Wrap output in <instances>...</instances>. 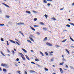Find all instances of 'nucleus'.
<instances>
[{"label":"nucleus","instance_id":"nucleus-1","mask_svg":"<svg viewBox=\"0 0 74 74\" xmlns=\"http://www.w3.org/2000/svg\"><path fill=\"white\" fill-rule=\"evenodd\" d=\"M29 38L30 39V40H31L32 41H33V42H34V41L33 39L32 38H34V36H33V35H30V36L29 37Z\"/></svg>","mask_w":74,"mask_h":74},{"label":"nucleus","instance_id":"nucleus-2","mask_svg":"<svg viewBox=\"0 0 74 74\" xmlns=\"http://www.w3.org/2000/svg\"><path fill=\"white\" fill-rule=\"evenodd\" d=\"M46 44L47 45L49 46V47H52V45L51 44L49 43V42L46 43Z\"/></svg>","mask_w":74,"mask_h":74},{"label":"nucleus","instance_id":"nucleus-3","mask_svg":"<svg viewBox=\"0 0 74 74\" xmlns=\"http://www.w3.org/2000/svg\"><path fill=\"white\" fill-rule=\"evenodd\" d=\"M6 64L2 63L1 64V66H2V67H5Z\"/></svg>","mask_w":74,"mask_h":74},{"label":"nucleus","instance_id":"nucleus-4","mask_svg":"<svg viewBox=\"0 0 74 74\" xmlns=\"http://www.w3.org/2000/svg\"><path fill=\"white\" fill-rule=\"evenodd\" d=\"M2 4H3V5H5V6H6V7H8V8H10V6L7 5L6 4H5L4 3H3Z\"/></svg>","mask_w":74,"mask_h":74},{"label":"nucleus","instance_id":"nucleus-5","mask_svg":"<svg viewBox=\"0 0 74 74\" xmlns=\"http://www.w3.org/2000/svg\"><path fill=\"white\" fill-rule=\"evenodd\" d=\"M29 73H36V72L35 71H34L31 70L29 71Z\"/></svg>","mask_w":74,"mask_h":74},{"label":"nucleus","instance_id":"nucleus-6","mask_svg":"<svg viewBox=\"0 0 74 74\" xmlns=\"http://www.w3.org/2000/svg\"><path fill=\"white\" fill-rule=\"evenodd\" d=\"M9 65H8V64H6V65H5V67L6 68H7L8 69V68H9Z\"/></svg>","mask_w":74,"mask_h":74},{"label":"nucleus","instance_id":"nucleus-7","mask_svg":"<svg viewBox=\"0 0 74 74\" xmlns=\"http://www.w3.org/2000/svg\"><path fill=\"white\" fill-rule=\"evenodd\" d=\"M11 42H12V43H14V44H15V42L14 41L12 40H9Z\"/></svg>","mask_w":74,"mask_h":74},{"label":"nucleus","instance_id":"nucleus-8","mask_svg":"<svg viewBox=\"0 0 74 74\" xmlns=\"http://www.w3.org/2000/svg\"><path fill=\"white\" fill-rule=\"evenodd\" d=\"M21 49H22V50H23V52H25V53H27V51L25 49L22 48Z\"/></svg>","mask_w":74,"mask_h":74},{"label":"nucleus","instance_id":"nucleus-9","mask_svg":"<svg viewBox=\"0 0 74 74\" xmlns=\"http://www.w3.org/2000/svg\"><path fill=\"white\" fill-rule=\"evenodd\" d=\"M26 13H27V14H31V12H30L28 10L26 11Z\"/></svg>","mask_w":74,"mask_h":74},{"label":"nucleus","instance_id":"nucleus-10","mask_svg":"<svg viewBox=\"0 0 74 74\" xmlns=\"http://www.w3.org/2000/svg\"><path fill=\"white\" fill-rule=\"evenodd\" d=\"M25 56L26 58L28 60H30V59H29V57H28L26 55H25Z\"/></svg>","mask_w":74,"mask_h":74},{"label":"nucleus","instance_id":"nucleus-11","mask_svg":"<svg viewBox=\"0 0 74 74\" xmlns=\"http://www.w3.org/2000/svg\"><path fill=\"white\" fill-rule=\"evenodd\" d=\"M40 25H45V24H44V23H42V22H40Z\"/></svg>","mask_w":74,"mask_h":74},{"label":"nucleus","instance_id":"nucleus-12","mask_svg":"<svg viewBox=\"0 0 74 74\" xmlns=\"http://www.w3.org/2000/svg\"><path fill=\"white\" fill-rule=\"evenodd\" d=\"M60 70L61 73H63V70H62V69L61 68H60Z\"/></svg>","mask_w":74,"mask_h":74},{"label":"nucleus","instance_id":"nucleus-13","mask_svg":"<svg viewBox=\"0 0 74 74\" xmlns=\"http://www.w3.org/2000/svg\"><path fill=\"white\" fill-rule=\"evenodd\" d=\"M30 27L32 29V30H33L34 31H35V30H36L35 29H34V28H33V27H32L31 26Z\"/></svg>","mask_w":74,"mask_h":74},{"label":"nucleus","instance_id":"nucleus-14","mask_svg":"<svg viewBox=\"0 0 74 74\" xmlns=\"http://www.w3.org/2000/svg\"><path fill=\"white\" fill-rule=\"evenodd\" d=\"M63 64H64V62H62L61 63H60L59 64L60 66H62V65H63Z\"/></svg>","mask_w":74,"mask_h":74},{"label":"nucleus","instance_id":"nucleus-15","mask_svg":"<svg viewBox=\"0 0 74 74\" xmlns=\"http://www.w3.org/2000/svg\"><path fill=\"white\" fill-rule=\"evenodd\" d=\"M51 19H53V21H56V18L54 17L51 18Z\"/></svg>","mask_w":74,"mask_h":74},{"label":"nucleus","instance_id":"nucleus-16","mask_svg":"<svg viewBox=\"0 0 74 74\" xmlns=\"http://www.w3.org/2000/svg\"><path fill=\"white\" fill-rule=\"evenodd\" d=\"M19 33H21V34L23 36H24V35H23V33H22V32L21 31H19L18 32Z\"/></svg>","mask_w":74,"mask_h":74},{"label":"nucleus","instance_id":"nucleus-17","mask_svg":"<svg viewBox=\"0 0 74 74\" xmlns=\"http://www.w3.org/2000/svg\"><path fill=\"white\" fill-rule=\"evenodd\" d=\"M66 51L67 52V53H68V54H70V53L69 52V50H68V49H66Z\"/></svg>","mask_w":74,"mask_h":74},{"label":"nucleus","instance_id":"nucleus-18","mask_svg":"<svg viewBox=\"0 0 74 74\" xmlns=\"http://www.w3.org/2000/svg\"><path fill=\"white\" fill-rule=\"evenodd\" d=\"M39 52L40 53V54H41V55L42 56H44V54H43V53H42V52L40 51Z\"/></svg>","mask_w":74,"mask_h":74},{"label":"nucleus","instance_id":"nucleus-19","mask_svg":"<svg viewBox=\"0 0 74 74\" xmlns=\"http://www.w3.org/2000/svg\"><path fill=\"white\" fill-rule=\"evenodd\" d=\"M43 29L45 30H47V28L46 27H43Z\"/></svg>","mask_w":74,"mask_h":74},{"label":"nucleus","instance_id":"nucleus-20","mask_svg":"<svg viewBox=\"0 0 74 74\" xmlns=\"http://www.w3.org/2000/svg\"><path fill=\"white\" fill-rule=\"evenodd\" d=\"M3 71H4L5 72H6L7 71V70L5 69H3Z\"/></svg>","mask_w":74,"mask_h":74},{"label":"nucleus","instance_id":"nucleus-21","mask_svg":"<svg viewBox=\"0 0 74 74\" xmlns=\"http://www.w3.org/2000/svg\"><path fill=\"white\" fill-rule=\"evenodd\" d=\"M69 24L70 25H72V26H74V24L72 23H70Z\"/></svg>","mask_w":74,"mask_h":74},{"label":"nucleus","instance_id":"nucleus-22","mask_svg":"<svg viewBox=\"0 0 74 74\" xmlns=\"http://www.w3.org/2000/svg\"><path fill=\"white\" fill-rule=\"evenodd\" d=\"M21 57L23 59V60H25V57H23L22 56H21Z\"/></svg>","mask_w":74,"mask_h":74},{"label":"nucleus","instance_id":"nucleus-23","mask_svg":"<svg viewBox=\"0 0 74 74\" xmlns=\"http://www.w3.org/2000/svg\"><path fill=\"white\" fill-rule=\"evenodd\" d=\"M27 41H28V42L31 43V44H32V42L31 41H30V40H27Z\"/></svg>","mask_w":74,"mask_h":74},{"label":"nucleus","instance_id":"nucleus-24","mask_svg":"<svg viewBox=\"0 0 74 74\" xmlns=\"http://www.w3.org/2000/svg\"><path fill=\"white\" fill-rule=\"evenodd\" d=\"M45 16L46 18V19L48 18V15H47V14H45Z\"/></svg>","mask_w":74,"mask_h":74},{"label":"nucleus","instance_id":"nucleus-25","mask_svg":"<svg viewBox=\"0 0 74 74\" xmlns=\"http://www.w3.org/2000/svg\"><path fill=\"white\" fill-rule=\"evenodd\" d=\"M35 61H36V62H39V60L38 59H36L35 60Z\"/></svg>","mask_w":74,"mask_h":74},{"label":"nucleus","instance_id":"nucleus-26","mask_svg":"<svg viewBox=\"0 0 74 74\" xmlns=\"http://www.w3.org/2000/svg\"><path fill=\"white\" fill-rule=\"evenodd\" d=\"M43 2L45 3H47V1H46V0H44Z\"/></svg>","mask_w":74,"mask_h":74},{"label":"nucleus","instance_id":"nucleus-27","mask_svg":"<svg viewBox=\"0 0 74 74\" xmlns=\"http://www.w3.org/2000/svg\"><path fill=\"white\" fill-rule=\"evenodd\" d=\"M66 40H67V39H65L64 40L62 41V42H66Z\"/></svg>","mask_w":74,"mask_h":74},{"label":"nucleus","instance_id":"nucleus-28","mask_svg":"<svg viewBox=\"0 0 74 74\" xmlns=\"http://www.w3.org/2000/svg\"><path fill=\"white\" fill-rule=\"evenodd\" d=\"M0 26H4V24H0Z\"/></svg>","mask_w":74,"mask_h":74},{"label":"nucleus","instance_id":"nucleus-29","mask_svg":"<svg viewBox=\"0 0 74 74\" xmlns=\"http://www.w3.org/2000/svg\"><path fill=\"white\" fill-rule=\"evenodd\" d=\"M66 26H67V27H70V25L67 24L66 25Z\"/></svg>","mask_w":74,"mask_h":74},{"label":"nucleus","instance_id":"nucleus-30","mask_svg":"<svg viewBox=\"0 0 74 74\" xmlns=\"http://www.w3.org/2000/svg\"><path fill=\"white\" fill-rule=\"evenodd\" d=\"M34 27H39V26H38V25H34Z\"/></svg>","mask_w":74,"mask_h":74},{"label":"nucleus","instance_id":"nucleus-31","mask_svg":"<svg viewBox=\"0 0 74 74\" xmlns=\"http://www.w3.org/2000/svg\"><path fill=\"white\" fill-rule=\"evenodd\" d=\"M19 53V54H20V55H21V56H24V55H23V54H22L21 53Z\"/></svg>","mask_w":74,"mask_h":74},{"label":"nucleus","instance_id":"nucleus-32","mask_svg":"<svg viewBox=\"0 0 74 74\" xmlns=\"http://www.w3.org/2000/svg\"><path fill=\"white\" fill-rule=\"evenodd\" d=\"M47 40V37H45L44 40V41H45V40Z\"/></svg>","mask_w":74,"mask_h":74},{"label":"nucleus","instance_id":"nucleus-33","mask_svg":"<svg viewBox=\"0 0 74 74\" xmlns=\"http://www.w3.org/2000/svg\"><path fill=\"white\" fill-rule=\"evenodd\" d=\"M70 68L71 69H74V67H73L71 66H70Z\"/></svg>","mask_w":74,"mask_h":74},{"label":"nucleus","instance_id":"nucleus-34","mask_svg":"<svg viewBox=\"0 0 74 74\" xmlns=\"http://www.w3.org/2000/svg\"><path fill=\"white\" fill-rule=\"evenodd\" d=\"M16 42V44H18V45H20V44H19V43H18V42Z\"/></svg>","mask_w":74,"mask_h":74},{"label":"nucleus","instance_id":"nucleus-35","mask_svg":"<svg viewBox=\"0 0 74 74\" xmlns=\"http://www.w3.org/2000/svg\"><path fill=\"white\" fill-rule=\"evenodd\" d=\"M62 61H66V59H64V58L62 59Z\"/></svg>","mask_w":74,"mask_h":74},{"label":"nucleus","instance_id":"nucleus-36","mask_svg":"<svg viewBox=\"0 0 74 74\" xmlns=\"http://www.w3.org/2000/svg\"><path fill=\"white\" fill-rule=\"evenodd\" d=\"M34 21H37V18H34Z\"/></svg>","mask_w":74,"mask_h":74},{"label":"nucleus","instance_id":"nucleus-37","mask_svg":"<svg viewBox=\"0 0 74 74\" xmlns=\"http://www.w3.org/2000/svg\"><path fill=\"white\" fill-rule=\"evenodd\" d=\"M45 69L46 71H48V69H47L46 68H45Z\"/></svg>","mask_w":74,"mask_h":74},{"label":"nucleus","instance_id":"nucleus-38","mask_svg":"<svg viewBox=\"0 0 74 74\" xmlns=\"http://www.w3.org/2000/svg\"><path fill=\"white\" fill-rule=\"evenodd\" d=\"M6 17L7 18H10V16H6Z\"/></svg>","mask_w":74,"mask_h":74},{"label":"nucleus","instance_id":"nucleus-39","mask_svg":"<svg viewBox=\"0 0 74 74\" xmlns=\"http://www.w3.org/2000/svg\"><path fill=\"white\" fill-rule=\"evenodd\" d=\"M33 12H34V13H35V14L37 13V12L35 11H33Z\"/></svg>","mask_w":74,"mask_h":74},{"label":"nucleus","instance_id":"nucleus-40","mask_svg":"<svg viewBox=\"0 0 74 74\" xmlns=\"http://www.w3.org/2000/svg\"><path fill=\"white\" fill-rule=\"evenodd\" d=\"M1 40L2 41H4V39L3 38H1Z\"/></svg>","mask_w":74,"mask_h":74},{"label":"nucleus","instance_id":"nucleus-41","mask_svg":"<svg viewBox=\"0 0 74 74\" xmlns=\"http://www.w3.org/2000/svg\"><path fill=\"white\" fill-rule=\"evenodd\" d=\"M21 23V25H24V23Z\"/></svg>","mask_w":74,"mask_h":74},{"label":"nucleus","instance_id":"nucleus-42","mask_svg":"<svg viewBox=\"0 0 74 74\" xmlns=\"http://www.w3.org/2000/svg\"><path fill=\"white\" fill-rule=\"evenodd\" d=\"M31 63H32V64H36V63L33 62H31Z\"/></svg>","mask_w":74,"mask_h":74},{"label":"nucleus","instance_id":"nucleus-43","mask_svg":"<svg viewBox=\"0 0 74 74\" xmlns=\"http://www.w3.org/2000/svg\"><path fill=\"white\" fill-rule=\"evenodd\" d=\"M12 52L13 53V54H14V53H15V52H14V50H12Z\"/></svg>","mask_w":74,"mask_h":74},{"label":"nucleus","instance_id":"nucleus-44","mask_svg":"<svg viewBox=\"0 0 74 74\" xmlns=\"http://www.w3.org/2000/svg\"><path fill=\"white\" fill-rule=\"evenodd\" d=\"M36 65H37V66H38V67H41V66H40V65H38V64H36Z\"/></svg>","mask_w":74,"mask_h":74},{"label":"nucleus","instance_id":"nucleus-45","mask_svg":"<svg viewBox=\"0 0 74 74\" xmlns=\"http://www.w3.org/2000/svg\"><path fill=\"white\" fill-rule=\"evenodd\" d=\"M65 67H66V68H68V67H69V66L67 65H66L65 66Z\"/></svg>","mask_w":74,"mask_h":74},{"label":"nucleus","instance_id":"nucleus-46","mask_svg":"<svg viewBox=\"0 0 74 74\" xmlns=\"http://www.w3.org/2000/svg\"><path fill=\"white\" fill-rule=\"evenodd\" d=\"M15 65L16 66H18V65L17 64H16V63H15Z\"/></svg>","mask_w":74,"mask_h":74},{"label":"nucleus","instance_id":"nucleus-47","mask_svg":"<svg viewBox=\"0 0 74 74\" xmlns=\"http://www.w3.org/2000/svg\"><path fill=\"white\" fill-rule=\"evenodd\" d=\"M38 35H40V34L39 32H37L36 33Z\"/></svg>","mask_w":74,"mask_h":74},{"label":"nucleus","instance_id":"nucleus-48","mask_svg":"<svg viewBox=\"0 0 74 74\" xmlns=\"http://www.w3.org/2000/svg\"><path fill=\"white\" fill-rule=\"evenodd\" d=\"M50 5H51L49 3H48L47 4V5H48V6H50Z\"/></svg>","mask_w":74,"mask_h":74},{"label":"nucleus","instance_id":"nucleus-49","mask_svg":"<svg viewBox=\"0 0 74 74\" xmlns=\"http://www.w3.org/2000/svg\"><path fill=\"white\" fill-rule=\"evenodd\" d=\"M45 53L46 55H48V54L47 52H45Z\"/></svg>","mask_w":74,"mask_h":74},{"label":"nucleus","instance_id":"nucleus-50","mask_svg":"<svg viewBox=\"0 0 74 74\" xmlns=\"http://www.w3.org/2000/svg\"><path fill=\"white\" fill-rule=\"evenodd\" d=\"M18 25H21V23H17Z\"/></svg>","mask_w":74,"mask_h":74},{"label":"nucleus","instance_id":"nucleus-51","mask_svg":"<svg viewBox=\"0 0 74 74\" xmlns=\"http://www.w3.org/2000/svg\"><path fill=\"white\" fill-rule=\"evenodd\" d=\"M16 61H19V59L18 58H17L16 59Z\"/></svg>","mask_w":74,"mask_h":74},{"label":"nucleus","instance_id":"nucleus-52","mask_svg":"<svg viewBox=\"0 0 74 74\" xmlns=\"http://www.w3.org/2000/svg\"><path fill=\"white\" fill-rule=\"evenodd\" d=\"M1 53L2 55L3 54V52L1 51Z\"/></svg>","mask_w":74,"mask_h":74},{"label":"nucleus","instance_id":"nucleus-53","mask_svg":"<svg viewBox=\"0 0 74 74\" xmlns=\"http://www.w3.org/2000/svg\"><path fill=\"white\" fill-rule=\"evenodd\" d=\"M7 44L8 45H9V44H8V41H7Z\"/></svg>","mask_w":74,"mask_h":74},{"label":"nucleus","instance_id":"nucleus-54","mask_svg":"<svg viewBox=\"0 0 74 74\" xmlns=\"http://www.w3.org/2000/svg\"><path fill=\"white\" fill-rule=\"evenodd\" d=\"M64 31H66V32H67V31L65 29V30H63V32H64Z\"/></svg>","mask_w":74,"mask_h":74},{"label":"nucleus","instance_id":"nucleus-55","mask_svg":"<svg viewBox=\"0 0 74 74\" xmlns=\"http://www.w3.org/2000/svg\"><path fill=\"white\" fill-rule=\"evenodd\" d=\"M25 73L26 74H27V72L26 71H25Z\"/></svg>","mask_w":74,"mask_h":74},{"label":"nucleus","instance_id":"nucleus-56","mask_svg":"<svg viewBox=\"0 0 74 74\" xmlns=\"http://www.w3.org/2000/svg\"><path fill=\"white\" fill-rule=\"evenodd\" d=\"M64 8H61L60 9V10H64Z\"/></svg>","mask_w":74,"mask_h":74},{"label":"nucleus","instance_id":"nucleus-57","mask_svg":"<svg viewBox=\"0 0 74 74\" xmlns=\"http://www.w3.org/2000/svg\"><path fill=\"white\" fill-rule=\"evenodd\" d=\"M2 71V69H1V67H0V71Z\"/></svg>","mask_w":74,"mask_h":74},{"label":"nucleus","instance_id":"nucleus-58","mask_svg":"<svg viewBox=\"0 0 74 74\" xmlns=\"http://www.w3.org/2000/svg\"><path fill=\"white\" fill-rule=\"evenodd\" d=\"M70 38L71 40L73 39V38H71V37H70Z\"/></svg>","mask_w":74,"mask_h":74},{"label":"nucleus","instance_id":"nucleus-59","mask_svg":"<svg viewBox=\"0 0 74 74\" xmlns=\"http://www.w3.org/2000/svg\"><path fill=\"white\" fill-rule=\"evenodd\" d=\"M56 48H57V47H59V46L57 45L56 46Z\"/></svg>","mask_w":74,"mask_h":74},{"label":"nucleus","instance_id":"nucleus-60","mask_svg":"<svg viewBox=\"0 0 74 74\" xmlns=\"http://www.w3.org/2000/svg\"><path fill=\"white\" fill-rule=\"evenodd\" d=\"M71 40L72 41H73V42H74V40H73V39H72Z\"/></svg>","mask_w":74,"mask_h":74},{"label":"nucleus","instance_id":"nucleus-61","mask_svg":"<svg viewBox=\"0 0 74 74\" xmlns=\"http://www.w3.org/2000/svg\"><path fill=\"white\" fill-rule=\"evenodd\" d=\"M2 55H3V56H5V55L4 54V53H3Z\"/></svg>","mask_w":74,"mask_h":74},{"label":"nucleus","instance_id":"nucleus-62","mask_svg":"<svg viewBox=\"0 0 74 74\" xmlns=\"http://www.w3.org/2000/svg\"><path fill=\"white\" fill-rule=\"evenodd\" d=\"M71 47H73V48H74V46H71Z\"/></svg>","mask_w":74,"mask_h":74},{"label":"nucleus","instance_id":"nucleus-63","mask_svg":"<svg viewBox=\"0 0 74 74\" xmlns=\"http://www.w3.org/2000/svg\"><path fill=\"white\" fill-rule=\"evenodd\" d=\"M72 5H74V3H73L72 4Z\"/></svg>","mask_w":74,"mask_h":74},{"label":"nucleus","instance_id":"nucleus-64","mask_svg":"<svg viewBox=\"0 0 74 74\" xmlns=\"http://www.w3.org/2000/svg\"><path fill=\"white\" fill-rule=\"evenodd\" d=\"M51 61H53V59H51Z\"/></svg>","mask_w":74,"mask_h":74}]
</instances>
